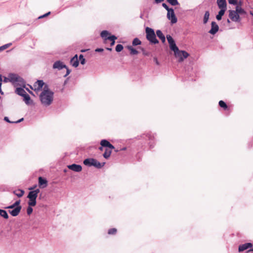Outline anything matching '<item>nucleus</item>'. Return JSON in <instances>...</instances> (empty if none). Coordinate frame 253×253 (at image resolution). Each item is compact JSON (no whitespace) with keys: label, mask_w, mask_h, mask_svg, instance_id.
<instances>
[{"label":"nucleus","mask_w":253,"mask_h":253,"mask_svg":"<svg viewBox=\"0 0 253 253\" xmlns=\"http://www.w3.org/2000/svg\"><path fill=\"white\" fill-rule=\"evenodd\" d=\"M53 92L45 93V90L42 91L40 95V99L42 104L45 106L50 105L53 101Z\"/></svg>","instance_id":"nucleus-1"},{"label":"nucleus","mask_w":253,"mask_h":253,"mask_svg":"<svg viewBox=\"0 0 253 253\" xmlns=\"http://www.w3.org/2000/svg\"><path fill=\"white\" fill-rule=\"evenodd\" d=\"M145 32L146 34V39L150 43L154 44L159 43V41L156 38V36L154 29L147 27L145 28Z\"/></svg>","instance_id":"nucleus-2"},{"label":"nucleus","mask_w":253,"mask_h":253,"mask_svg":"<svg viewBox=\"0 0 253 253\" xmlns=\"http://www.w3.org/2000/svg\"><path fill=\"white\" fill-rule=\"evenodd\" d=\"M83 164L86 166H93L97 169H101L104 166L105 163H101L94 158H87L84 160Z\"/></svg>","instance_id":"nucleus-3"},{"label":"nucleus","mask_w":253,"mask_h":253,"mask_svg":"<svg viewBox=\"0 0 253 253\" xmlns=\"http://www.w3.org/2000/svg\"><path fill=\"white\" fill-rule=\"evenodd\" d=\"M174 55L176 58L177 59L178 62H182L184 60L187 58L189 56V54L185 50H180L177 48V49L173 51Z\"/></svg>","instance_id":"nucleus-4"},{"label":"nucleus","mask_w":253,"mask_h":253,"mask_svg":"<svg viewBox=\"0 0 253 253\" xmlns=\"http://www.w3.org/2000/svg\"><path fill=\"white\" fill-rule=\"evenodd\" d=\"M141 137L144 140L149 141L148 144L150 149L154 147V136L152 135L151 133H147L146 134H143L141 135Z\"/></svg>","instance_id":"nucleus-5"},{"label":"nucleus","mask_w":253,"mask_h":253,"mask_svg":"<svg viewBox=\"0 0 253 253\" xmlns=\"http://www.w3.org/2000/svg\"><path fill=\"white\" fill-rule=\"evenodd\" d=\"M167 18L170 21L172 24H175L177 21V19L174 13V9L172 8H170L167 13Z\"/></svg>","instance_id":"nucleus-6"},{"label":"nucleus","mask_w":253,"mask_h":253,"mask_svg":"<svg viewBox=\"0 0 253 253\" xmlns=\"http://www.w3.org/2000/svg\"><path fill=\"white\" fill-rule=\"evenodd\" d=\"M167 41L168 42V43L169 44V48L171 50L174 51L177 49V48H178L177 45H176L175 42L174 40V39L172 38V37L169 35H167Z\"/></svg>","instance_id":"nucleus-7"},{"label":"nucleus","mask_w":253,"mask_h":253,"mask_svg":"<svg viewBox=\"0 0 253 253\" xmlns=\"http://www.w3.org/2000/svg\"><path fill=\"white\" fill-rule=\"evenodd\" d=\"M229 17L230 19L234 22H240V16L236 10H229Z\"/></svg>","instance_id":"nucleus-8"},{"label":"nucleus","mask_w":253,"mask_h":253,"mask_svg":"<svg viewBox=\"0 0 253 253\" xmlns=\"http://www.w3.org/2000/svg\"><path fill=\"white\" fill-rule=\"evenodd\" d=\"M27 198L29 199L28 202V205L30 206H35L37 204V198L35 196L28 193L27 195Z\"/></svg>","instance_id":"nucleus-9"},{"label":"nucleus","mask_w":253,"mask_h":253,"mask_svg":"<svg viewBox=\"0 0 253 253\" xmlns=\"http://www.w3.org/2000/svg\"><path fill=\"white\" fill-rule=\"evenodd\" d=\"M219 30V26L215 21H212L211 23V29L209 33L211 35H215Z\"/></svg>","instance_id":"nucleus-10"},{"label":"nucleus","mask_w":253,"mask_h":253,"mask_svg":"<svg viewBox=\"0 0 253 253\" xmlns=\"http://www.w3.org/2000/svg\"><path fill=\"white\" fill-rule=\"evenodd\" d=\"M68 168L75 172H80L82 170V167L80 165L73 164L67 166Z\"/></svg>","instance_id":"nucleus-11"},{"label":"nucleus","mask_w":253,"mask_h":253,"mask_svg":"<svg viewBox=\"0 0 253 253\" xmlns=\"http://www.w3.org/2000/svg\"><path fill=\"white\" fill-rule=\"evenodd\" d=\"M22 209V206L17 207L16 208L9 209L8 212L12 216H17Z\"/></svg>","instance_id":"nucleus-12"},{"label":"nucleus","mask_w":253,"mask_h":253,"mask_svg":"<svg viewBox=\"0 0 253 253\" xmlns=\"http://www.w3.org/2000/svg\"><path fill=\"white\" fill-rule=\"evenodd\" d=\"M52 67L53 69H57L58 70H61L64 68H66V65L64 64L62 61L58 60L54 63Z\"/></svg>","instance_id":"nucleus-13"},{"label":"nucleus","mask_w":253,"mask_h":253,"mask_svg":"<svg viewBox=\"0 0 253 253\" xmlns=\"http://www.w3.org/2000/svg\"><path fill=\"white\" fill-rule=\"evenodd\" d=\"M253 247V244L251 243H247L244 244L239 245L238 248L239 252H243L249 248H251Z\"/></svg>","instance_id":"nucleus-14"},{"label":"nucleus","mask_w":253,"mask_h":253,"mask_svg":"<svg viewBox=\"0 0 253 253\" xmlns=\"http://www.w3.org/2000/svg\"><path fill=\"white\" fill-rule=\"evenodd\" d=\"M44 85V83L43 82V81L42 80H38L34 84V86L35 87V90L39 91V90H41Z\"/></svg>","instance_id":"nucleus-15"},{"label":"nucleus","mask_w":253,"mask_h":253,"mask_svg":"<svg viewBox=\"0 0 253 253\" xmlns=\"http://www.w3.org/2000/svg\"><path fill=\"white\" fill-rule=\"evenodd\" d=\"M100 145L104 147L108 148L110 149H115L114 146L106 139H102L100 141Z\"/></svg>","instance_id":"nucleus-16"},{"label":"nucleus","mask_w":253,"mask_h":253,"mask_svg":"<svg viewBox=\"0 0 253 253\" xmlns=\"http://www.w3.org/2000/svg\"><path fill=\"white\" fill-rule=\"evenodd\" d=\"M38 180H39V186H40V187L44 188L47 186V180L45 178H44L42 176H40L38 178Z\"/></svg>","instance_id":"nucleus-17"},{"label":"nucleus","mask_w":253,"mask_h":253,"mask_svg":"<svg viewBox=\"0 0 253 253\" xmlns=\"http://www.w3.org/2000/svg\"><path fill=\"white\" fill-rule=\"evenodd\" d=\"M8 81L12 84H15L19 76L14 73H10L8 76Z\"/></svg>","instance_id":"nucleus-18"},{"label":"nucleus","mask_w":253,"mask_h":253,"mask_svg":"<svg viewBox=\"0 0 253 253\" xmlns=\"http://www.w3.org/2000/svg\"><path fill=\"white\" fill-rule=\"evenodd\" d=\"M70 63L74 67H77L79 65V61L78 59V55L76 54L70 60Z\"/></svg>","instance_id":"nucleus-19"},{"label":"nucleus","mask_w":253,"mask_h":253,"mask_svg":"<svg viewBox=\"0 0 253 253\" xmlns=\"http://www.w3.org/2000/svg\"><path fill=\"white\" fill-rule=\"evenodd\" d=\"M217 3L220 9H226V0H217Z\"/></svg>","instance_id":"nucleus-20"},{"label":"nucleus","mask_w":253,"mask_h":253,"mask_svg":"<svg viewBox=\"0 0 253 253\" xmlns=\"http://www.w3.org/2000/svg\"><path fill=\"white\" fill-rule=\"evenodd\" d=\"M156 35H157V37L161 40V41L163 43L165 42H166L165 36L160 30H157L156 31Z\"/></svg>","instance_id":"nucleus-21"},{"label":"nucleus","mask_w":253,"mask_h":253,"mask_svg":"<svg viewBox=\"0 0 253 253\" xmlns=\"http://www.w3.org/2000/svg\"><path fill=\"white\" fill-rule=\"evenodd\" d=\"M20 203H21L20 200H17L12 205L5 207L4 209H13V208H16L17 207L21 206L20 205Z\"/></svg>","instance_id":"nucleus-22"},{"label":"nucleus","mask_w":253,"mask_h":253,"mask_svg":"<svg viewBox=\"0 0 253 253\" xmlns=\"http://www.w3.org/2000/svg\"><path fill=\"white\" fill-rule=\"evenodd\" d=\"M17 80V81H16L15 84L17 85H20L23 86V87H25L26 82L22 77H21L20 76L18 77V79Z\"/></svg>","instance_id":"nucleus-23"},{"label":"nucleus","mask_w":253,"mask_h":253,"mask_svg":"<svg viewBox=\"0 0 253 253\" xmlns=\"http://www.w3.org/2000/svg\"><path fill=\"white\" fill-rule=\"evenodd\" d=\"M22 97H23V100L26 104L29 105L32 103V101L31 99L30 96L27 93Z\"/></svg>","instance_id":"nucleus-24"},{"label":"nucleus","mask_w":253,"mask_h":253,"mask_svg":"<svg viewBox=\"0 0 253 253\" xmlns=\"http://www.w3.org/2000/svg\"><path fill=\"white\" fill-rule=\"evenodd\" d=\"M226 10V9H220V10L219 11L218 14L216 15V19L218 21H220L222 19V17L224 14Z\"/></svg>","instance_id":"nucleus-25"},{"label":"nucleus","mask_w":253,"mask_h":253,"mask_svg":"<svg viewBox=\"0 0 253 253\" xmlns=\"http://www.w3.org/2000/svg\"><path fill=\"white\" fill-rule=\"evenodd\" d=\"M15 92L21 96H24L26 93L25 90L22 87H17L15 90Z\"/></svg>","instance_id":"nucleus-26"},{"label":"nucleus","mask_w":253,"mask_h":253,"mask_svg":"<svg viewBox=\"0 0 253 253\" xmlns=\"http://www.w3.org/2000/svg\"><path fill=\"white\" fill-rule=\"evenodd\" d=\"M24 191L22 189H18L17 190H14L13 192V194L19 198L22 197L24 194Z\"/></svg>","instance_id":"nucleus-27"},{"label":"nucleus","mask_w":253,"mask_h":253,"mask_svg":"<svg viewBox=\"0 0 253 253\" xmlns=\"http://www.w3.org/2000/svg\"><path fill=\"white\" fill-rule=\"evenodd\" d=\"M127 48L130 51V54L131 55H136L138 53V51L131 45H128Z\"/></svg>","instance_id":"nucleus-28"},{"label":"nucleus","mask_w":253,"mask_h":253,"mask_svg":"<svg viewBox=\"0 0 253 253\" xmlns=\"http://www.w3.org/2000/svg\"><path fill=\"white\" fill-rule=\"evenodd\" d=\"M109 32L107 30H103L100 33V36L102 38H104L105 40H108V37L110 35Z\"/></svg>","instance_id":"nucleus-29"},{"label":"nucleus","mask_w":253,"mask_h":253,"mask_svg":"<svg viewBox=\"0 0 253 253\" xmlns=\"http://www.w3.org/2000/svg\"><path fill=\"white\" fill-rule=\"evenodd\" d=\"M107 39H108V40H109L111 42L110 45L111 46H112L115 44V40L117 39V38L115 35H110L108 37Z\"/></svg>","instance_id":"nucleus-30"},{"label":"nucleus","mask_w":253,"mask_h":253,"mask_svg":"<svg viewBox=\"0 0 253 253\" xmlns=\"http://www.w3.org/2000/svg\"><path fill=\"white\" fill-rule=\"evenodd\" d=\"M238 14H245L246 13V11L242 8L241 6L239 5H237L236 7V10H235Z\"/></svg>","instance_id":"nucleus-31"},{"label":"nucleus","mask_w":253,"mask_h":253,"mask_svg":"<svg viewBox=\"0 0 253 253\" xmlns=\"http://www.w3.org/2000/svg\"><path fill=\"white\" fill-rule=\"evenodd\" d=\"M210 17V12L209 11H206L205 13L203 18V23L206 24L208 22Z\"/></svg>","instance_id":"nucleus-32"},{"label":"nucleus","mask_w":253,"mask_h":253,"mask_svg":"<svg viewBox=\"0 0 253 253\" xmlns=\"http://www.w3.org/2000/svg\"><path fill=\"white\" fill-rule=\"evenodd\" d=\"M0 215L4 219H8L9 217L8 214L5 210L0 209Z\"/></svg>","instance_id":"nucleus-33"},{"label":"nucleus","mask_w":253,"mask_h":253,"mask_svg":"<svg viewBox=\"0 0 253 253\" xmlns=\"http://www.w3.org/2000/svg\"><path fill=\"white\" fill-rule=\"evenodd\" d=\"M141 44V41L137 38H134L132 42V44L133 46H137L140 45Z\"/></svg>","instance_id":"nucleus-34"},{"label":"nucleus","mask_w":253,"mask_h":253,"mask_svg":"<svg viewBox=\"0 0 253 253\" xmlns=\"http://www.w3.org/2000/svg\"><path fill=\"white\" fill-rule=\"evenodd\" d=\"M112 151L111 150H108L107 148L105 149V151L103 154V156L104 158L107 159H108L111 154Z\"/></svg>","instance_id":"nucleus-35"},{"label":"nucleus","mask_w":253,"mask_h":253,"mask_svg":"<svg viewBox=\"0 0 253 253\" xmlns=\"http://www.w3.org/2000/svg\"><path fill=\"white\" fill-rule=\"evenodd\" d=\"M219 106L223 108L224 110H226L227 109L228 106L226 104V103L223 101V100H220L219 101L218 103Z\"/></svg>","instance_id":"nucleus-36"},{"label":"nucleus","mask_w":253,"mask_h":253,"mask_svg":"<svg viewBox=\"0 0 253 253\" xmlns=\"http://www.w3.org/2000/svg\"><path fill=\"white\" fill-rule=\"evenodd\" d=\"M167 1L172 6L179 5L178 0H167Z\"/></svg>","instance_id":"nucleus-37"},{"label":"nucleus","mask_w":253,"mask_h":253,"mask_svg":"<svg viewBox=\"0 0 253 253\" xmlns=\"http://www.w3.org/2000/svg\"><path fill=\"white\" fill-rule=\"evenodd\" d=\"M40 191L39 189H36L34 190L30 191L29 193L32 194L36 197H38V194L40 193Z\"/></svg>","instance_id":"nucleus-38"},{"label":"nucleus","mask_w":253,"mask_h":253,"mask_svg":"<svg viewBox=\"0 0 253 253\" xmlns=\"http://www.w3.org/2000/svg\"><path fill=\"white\" fill-rule=\"evenodd\" d=\"M123 48H124V47H123V45H122L121 44H118L116 45V46L115 47V50L117 52H120L123 50Z\"/></svg>","instance_id":"nucleus-39"},{"label":"nucleus","mask_w":253,"mask_h":253,"mask_svg":"<svg viewBox=\"0 0 253 253\" xmlns=\"http://www.w3.org/2000/svg\"><path fill=\"white\" fill-rule=\"evenodd\" d=\"M79 60L80 61L81 64L82 65H84L85 63L86 60L83 54H80L79 55Z\"/></svg>","instance_id":"nucleus-40"},{"label":"nucleus","mask_w":253,"mask_h":253,"mask_svg":"<svg viewBox=\"0 0 253 253\" xmlns=\"http://www.w3.org/2000/svg\"><path fill=\"white\" fill-rule=\"evenodd\" d=\"M12 44L11 43L5 44L2 46H0V52L7 48Z\"/></svg>","instance_id":"nucleus-41"},{"label":"nucleus","mask_w":253,"mask_h":253,"mask_svg":"<svg viewBox=\"0 0 253 253\" xmlns=\"http://www.w3.org/2000/svg\"><path fill=\"white\" fill-rule=\"evenodd\" d=\"M117 233V229L115 228L109 229L108 233L110 235H114Z\"/></svg>","instance_id":"nucleus-42"},{"label":"nucleus","mask_w":253,"mask_h":253,"mask_svg":"<svg viewBox=\"0 0 253 253\" xmlns=\"http://www.w3.org/2000/svg\"><path fill=\"white\" fill-rule=\"evenodd\" d=\"M33 206H28V207L27 208V213L28 215H30L32 214L33 209L32 208Z\"/></svg>","instance_id":"nucleus-43"},{"label":"nucleus","mask_w":253,"mask_h":253,"mask_svg":"<svg viewBox=\"0 0 253 253\" xmlns=\"http://www.w3.org/2000/svg\"><path fill=\"white\" fill-rule=\"evenodd\" d=\"M43 89L42 91H44L45 90V93H49L50 92H52L48 88V86L47 84H45L43 85Z\"/></svg>","instance_id":"nucleus-44"},{"label":"nucleus","mask_w":253,"mask_h":253,"mask_svg":"<svg viewBox=\"0 0 253 253\" xmlns=\"http://www.w3.org/2000/svg\"><path fill=\"white\" fill-rule=\"evenodd\" d=\"M228 2L230 4L236 5L237 4L238 0H228Z\"/></svg>","instance_id":"nucleus-45"},{"label":"nucleus","mask_w":253,"mask_h":253,"mask_svg":"<svg viewBox=\"0 0 253 253\" xmlns=\"http://www.w3.org/2000/svg\"><path fill=\"white\" fill-rule=\"evenodd\" d=\"M65 68L66 69V73L64 76V77H66L68 75L70 74V73L71 72V70L70 69H69L67 66H66V68Z\"/></svg>","instance_id":"nucleus-46"},{"label":"nucleus","mask_w":253,"mask_h":253,"mask_svg":"<svg viewBox=\"0 0 253 253\" xmlns=\"http://www.w3.org/2000/svg\"><path fill=\"white\" fill-rule=\"evenodd\" d=\"M162 6L164 8H165L168 11L170 9V8L169 7V6L165 3H162Z\"/></svg>","instance_id":"nucleus-47"},{"label":"nucleus","mask_w":253,"mask_h":253,"mask_svg":"<svg viewBox=\"0 0 253 253\" xmlns=\"http://www.w3.org/2000/svg\"><path fill=\"white\" fill-rule=\"evenodd\" d=\"M141 49H142V53L144 55L148 56L149 55L150 53L149 52L146 51L145 50H144V48H141Z\"/></svg>","instance_id":"nucleus-48"},{"label":"nucleus","mask_w":253,"mask_h":253,"mask_svg":"<svg viewBox=\"0 0 253 253\" xmlns=\"http://www.w3.org/2000/svg\"><path fill=\"white\" fill-rule=\"evenodd\" d=\"M153 61L157 65H158V66L160 65V62H159V61L156 57H154L153 58Z\"/></svg>","instance_id":"nucleus-49"},{"label":"nucleus","mask_w":253,"mask_h":253,"mask_svg":"<svg viewBox=\"0 0 253 253\" xmlns=\"http://www.w3.org/2000/svg\"><path fill=\"white\" fill-rule=\"evenodd\" d=\"M50 14V12H48L42 15H41L39 17V19H41V18H44V17H45L46 16H47L48 15H49V14Z\"/></svg>","instance_id":"nucleus-50"},{"label":"nucleus","mask_w":253,"mask_h":253,"mask_svg":"<svg viewBox=\"0 0 253 253\" xmlns=\"http://www.w3.org/2000/svg\"><path fill=\"white\" fill-rule=\"evenodd\" d=\"M4 120L5 122H7V123H10V124H13V123H14V122H11V121H10L9 120L8 117H5L4 118Z\"/></svg>","instance_id":"nucleus-51"},{"label":"nucleus","mask_w":253,"mask_h":253,"mask_svg":"<svg viewBox=\"0 0 253 253\" xmlns=\"http://www.w3.org/2000/svg\"><path fill=\"white\" fill-rule=\"evenodd\" d=\"M104 51V49L102 48H97L95 49V51L97 52H103Z\"/></svg>","instance_id":"nucleus-52"},{"label":"nucleus","mask_w":253,"mask_h":253,"mask_svg":"<svg viewBox=\"0 0 253 253\" xmlns=\"http://www.w3.org/2000/svg\"><path fill=\"white\" fill-rule=\"evenodd\" d=\"M23 120H24V118H21L17 121L14 122V123H15V124L19 123L21 122L22 121H23Z\"/></svg>","instance_id":"nucleus-53"},{"label":"nucleus","mask_w":253,"mask_h":253,"mask_svg":"<svg viewBox=\"0 0 253 253\" xmlns=\"http://www.w3.org/2000/svg\"><path fill=\"white\" fill-rule=\"evenodd\" d=\"M36 186L37 185H35L34 186L29 188V189L31 191L34 190V189L36 187Z\"/></svg>","instance_id":"nucleus-54"},{"label":"nucleus","mask_w":253,"mask_h":253,"mask_svg":"<svg viewBox=\"0 0 253 253\" xmlns=\"http://www.w3.org/2000/svg\"><path fill=\"white\" fill-rule=\"evenodd\" d=\"M155 0V3H160L162 1H163L164 0Z\"/></svg>","instance_id":"nucleus-55"},{"label":"nucleus","mask_w":253,"mask_h":253,"mask_svg":"<svg viewBox=\"0 0 253 253\" xmlns=\"http://www.w3.org/2000/svg\"><path fill=\"white\" fill-rule=\"evenodd\" d=\"M8 80V78H4V79L3 80V82L4 83H6Z\"/></svg>","instance_id":"nucleus-56"},{"label":"nucleus","mask_w":253,"mask_h":253,"mask_svg":"<svg viewBox=\"0 0 253 253\" xmlns=\"http://www.w3.org/2000/svg\"><path fill=\"white\" fill-rule=\"evenodd\" d=\"M103 147H104L101 145V146H100L99 147V150H100V151H103Z\"/></svg>","instance_id":"nucleus-57"},{"label":"nucleus","mask_w":253,"mask_h":253,"mask_svg":"<svg viewBox=\"0 0 253 253\" xmlns=\"http://www.w3.org/2000/svg\"><path fill=\"white\" fill-rule=\"evenodd\" d=\"M26 90L29 91V92L32 94H33V93L32 91L30 90L28 88H26Z\"/></svg>","instance_id":"nucleus-58"},{"label":"nucleus","mask_w":253,"mask_h":253,"mask_svg":"<svg viewBox=\"0 0 253 253\" xmlns=\"http://www.w3.org/2000/svg\"><path fill=\"white\" fill-rule=\"evenodd\" d=\"M0 93L1 94H3V91H2V89H1V86H0Z\"/></svg>","instance_id":"nucleus-59"},{"label":"nucleus","mask_w":253,"mask_h":253,"mask_svg":"<svg viewBox=\"0 0 253 253\" xmlns=\"http://www.w3.org/2000/svg\"><path fill=\"white\" fill-rule=\"evenodd\" d=\"M126 147H123V148H122L120 149V151H125V150H126Z\"/></svg>","instance_id":"nucleus-60"},{"label":"nucleus","mask_w":253,"mask_h":253,"mask_svg":"<svg viewBox=\"0 0 253 253\" xmlns=\"http://www.w3.org/2000/svg\"><path fill=\"white\" fill-rule=\"evenodd\" d=\"M107 50L111 51L112 50V48L110 47H106V48Z\"/></svg>","instance_id":"nucleus-61"},{"label":"nucleus","mask_w":253,"mask_h":253,"mask_svg":"<svg viewBox=\"0 0 253 253\" xmlns=\"http://www.w3.org/2000/svg\"><path fill=\"white\" fill-rule=\"evenodd\" d=\"M2 81V76L1 75H0V83H1Z\"/></svg>","instance_id":"nucleus-62"},{"label":"nucleus","mask_w":253,"mask_h":253,"mask_svg":"<svg viewBox=\"0 0 253 253\" xmlns=\"http://www.w3.org/2000/svg\"><path fill=\"white\" fill-rule=\"evenodd\" d=\"M253 252V247L248 251V252Z\"/></svg>","instance_id":"nucleus-63"},{"label":"nucleus","mask_w":253,"mask_h":253,"mask_svg":"<svg viewBox=\"0 0 253 253\" xmlns=\"http://www.w3.org/2000/svg\"><path fill=\"white\" fill-rule=\"evenodd\" d=\"M226 21H227V22L228 23H229H229H230V20H229V19H227V20H226Z\"/></svg>","instance_id":"nucleus-64"}]
</instances>
